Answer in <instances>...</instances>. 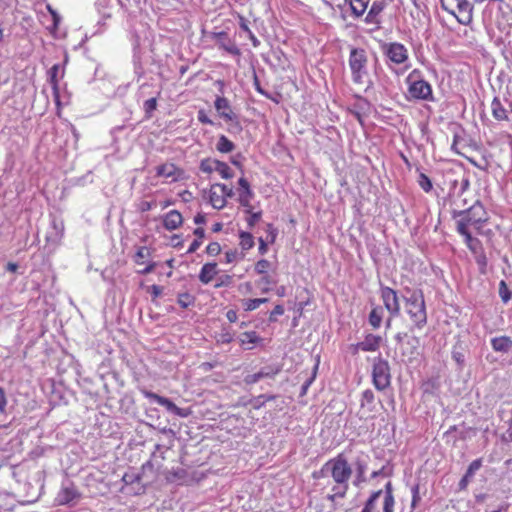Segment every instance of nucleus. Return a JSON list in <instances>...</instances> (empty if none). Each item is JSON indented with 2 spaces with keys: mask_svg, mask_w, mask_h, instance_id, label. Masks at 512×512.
I'll return each mask as SVG.
<instances>
[{
  "mask_svg": "<svg viewBox=\"0 0 512 512\" xmlns=\"http://www.w3.org/2000/svg\"><path fill=\"white\" fill-rule=\"evenodd\" d=\"M494 351L507 353L512 348V339L509 336H499L491 339Z\"/></svg>",
  "mask_w": 512,
  "mask_h": 512,
  "instance_id": "f3484780",
  "label": "nucleus"
},
{
  "mask_svg": "<svg viewBox=\"0 0 512 512\" xmlns=\"http://www.w3.org/2000/svg\"><path fill=\"white\" fill-rule=\"evenodd\" d=\"M217 264L216 263H206L202 266L199 273V280L203 284H208L212 281L214 276L217 273Z\"/></svg>",
  "mask_w": 512,
  "mask_h": 512,
  "instance_id": "aec40b11",
  "label": "nucleus"
},
{
  "mask_svg": "<svg viewBox=\"0 0 512 512\" xmlns=\"http://www.w3.org/2000/svg\"><path fill=\"white\" fill-rule=\"evenodd\" d=\"M216 340L218 343L228 344L232 342L233 335L229 331L223 330L216 336Z\"/></svg>",
  "mask_w": 512,
  "mask_h": 512,
  "instance_id": "a18cd8bd",
  "label": "nucleus"
},
{
  "mask_svg": "<svg viewBox=\"0 0 512 512\" xmlns=\"http://www.w3.org/2000/svg\"><path fill=\"white\" fill-rule=\"evenodd\" d=\"M382 343V337L374 334H367L363 341L357 343L356 349L364 352L377 351Z\"/></svg>",
  "mask_w": 512,
  "mask_h": 512,
  "instance_id": "4468645a",
  "label": "nucleus"
},
{
  "mask_svg": "<svg viewBox=\"0 0 512 512\" xmlns=\"http://www.w3.org/2000/svg\"><path fill=\"white\" fill-rule=\"evenodd\" d=\"M394 497L393 495H385L384 504H383V512H394Z\"/></svg>",
  "mask_w": 512,
  "mask_h": 512,
  "instance_id": "49530a36",
  "label": "nucleus"
},
{
  "mask_svg": "<svg viewBox=\"0 0 512 512\" xmlns=\"http://www.w3.org/2000/svg\"><path fill=\"white\" fill-rule=\"evenodd\" d=\"M218 160L206 158L200 163V170L204 173H212L216 171V163Z\"/></svg>",
  "mask_w": 512,
  "mask_h": 512,
  "instance_id": "473e14b6",
  "label": "nucleus"
},
{
  "mask_svg": "<svg viewBox=\"0 0 512 512\" xmlns=\"http://www.w3.org/2000/svg\"><path fill=\"white\" fill-rule=\"evenodd\" d=\"M457 21L463 25H469L473 19V6L468 0H459L455 7Z\"/></svg>",
  "mask_w": 512,
  "mask_h": 512,
  "instance_id": "9d476101",
  "label": "nucleus"
},
{
  "mask_svg": "<svg viewBox=\"0 0 512 512\" xmlns=\"http://www.w3.org/2000/svg\"><path fill=\"white\" fill-rule=\"evenodd\" d=\"M221 252V246L218 242H211L206 247V253L210 256H217Z\"/></svg>",
  "mask_w": 512,
  "mask_h": 512,
  "instance_id": "de8ad7c7",
  "label": "nucleus"
},
{
  "mask_svg": "<svg viewBox=\"0 0 512 512\" xmlns=\"http://www.w3.org/2000/svg\"><path fill=\"white\" fill-rule=\"evenodd\" d=\"M239 238V245L241 246L242 250L247 251L254 246V238L250 232H240Z\"/></svg>",
  "mask_w": 512,
  "mask_h": 512,
  "instance_id": "c85d7f7f",
  "label": "nucleus"
},
{
  "mask_svg": "<svg viewBox=\"0 0 512 512\" xmlns=\"http://www.w3.org/2000/svg\"><path fill=\"white\" fill-rule=\"evenodd\" d=\"M404 301L406 313L409 315L414 326L418 329H422L427 323L423 292L421 290L407 289V295L404 296Z\"/></svg>",
  "mask_w": 512,
  "mask_h": 512,
  "instance_id": "f03ea898",
  "label": "nucleus"
},
{
  "mask_svg": "<svg viewBox=\"0 0 512 512\" xmlns=\"http://www.w3.org/2000/svg\"><path fill=\"white\" fill-rule=\"evenodd\" d=\"M383 10V5L379 2H373L366 17L365 22L368 24H375L376 28H379L380 18L379 15Z\"/></svg>",
  "mask_w": 512,
  "mask_h": 512,
  "instance_id": "a211bd4d",
  "label": "nucleus"
},
{
  "mask_svg": "<svg viewBox=\"0 0 512 512\" xmlns=\"http://www.w3.org/2000/svg\"><path fill=\"white\" fill-rule=\"evenodd\" d=\"M457 232L459 234H461L463 237H464V240H465V244H471V243H474V240L476 238H473L472 237V234L471 232L469 231V228H464V224L463 223H457Z\"/></svg>",
  "mask_w": 512,
  "mask_h": 512,
  "instance_id": "e433bc0d",
  "label": "nucleus"
},
{
  "mask_svg": "<svg viewBox=\"0 0 512 512\" xmlns=\"http://www.w3.org/2000/svg\"><path fill=\"white\" fill-rule=\"evenodd\" d=\"M239 341L241 345L256 344L260 341V337L254 331L244 332L239 336Z\"/></svg>",
  "mask_w": 512,
  "mask_h": 512,
  "instance_id": "7c9ffc66",
  "label": "nucleus"
},
{
  "mask_svg": "<svg viewBox=\"0 0 512 512\" xmlns=\"http://www.w3.org/2000/svg\"><path fill=\"white\" fill-rule=\"evenodd\" d=\"M271 263L266 259H261L255 264V271L257 274L264 275L270 268Z\"/></svg>",
  "mask_w": 512,
  "mask_h": 512,
  "instance_id": "58836bf2",
  "label": "nucleus"
},
{
  "mask_svg": "<svg viewBox=\"0 0 512 512\" xmlns=\"http://www.w3.org/2000/svg\"><path fill=\"white\" fill-rule=\"evenodd\" d=\"M418 184L426 193H429L433 189L431 179L424 173L419 174Z\"/></svg>",
  "mask_w": 512,
  "mask_h": 512,
  "instance_id": "f704fd0d",
  "label": "nucleus"
},
{
  "mask_svg": "<svg viewBox=\"0 0 512 512\" xmlns=\"http://www.w3.org/2000/svg\"><path fill=\"white\" fill-rule=\"evenodd\" d=\"M238 256L239 253L236 249L225 252V259L227 263H232L233 261L237 260Z\"/></svg>",
  "mask_w": 512,
  "mask_h": 512,
  "instance_id": "4d7b16f0",
  "label": "nucleus"
},
{
  "mask_svg": "<svg viewBox=\"0 0 512 512\" xmlns=\"http://www.w3.org/2000/svg\"><path fill=\"white\" fill-rule=\"evenodd\" d=\"M453 218H458L456 224L463 223L464 228L473 227L477 231H479L483 223L488 220L484 207L478 202L467 210L454 211Z\"/></svg>",
  "mask_w": 512,
  "mask_h": 512,
  "instance_id": "39448f33",
  "label": "nucleus"
},
{
  "mask_svg": "<svg viewBox=\"0 0 512 512\" xmlns=\"http://www.w3.org/2000/svg\"><path fill=\"white\" fill-rule=\"evenodd\" d=\"M232 276L230 275H223L218 279V282L215 284L216 288L223 287V286H230L232 284Z\"/></svg>",
  "mask_w": 512,
  "mask_h": 512,
  "instance_id": "603ef678",
  "label": "nucleus"
},
{
  "mask_svg": "<svg viewBox=\"0 0 512 512\" xmlns=\"http://www.w3.org/2000/svg\"><path fill=\"white\" fill-rule=\"evenodd\" d=\"M259 253L260 254H265L268 250V247H267V243L265 242V240H263V238H259Z\"/></svg>",
  "mask_w": 512,
  "mask_h": 512,
  "instance_id": "69168bd1",
  "label": "nucleus"
},
{
  "mask_svg": "<svg viewBox=\"0 0 512 512\" xmlns=\"http://www.w3.org/2000/svg\"><path fill=\"white\" fill-rule=\"evenodd\" d=\"M7 400L5 397L4 389L0 387V412L4 413L6 408Z\"/></svg>",
  "mask_w": 512,
  "mask_h": 512,
  "instance_id": "bf43d9fd",
  "label": "nucleus"
},
{
  "mask_svg": "<svg viewBox=\"0 0 512 512\" xmlns=\"http://www.w3.org/2000/svg\"><path fill=\"white\" fill-rule=\"evenodd\" d=\"M372 382L374 387L383 391L391 384V371L389 362L382 357L374 358L372 366Z\"/></svg>",
  "mask_w": 512,
  "mask_h": 512,
  "instance_id": "423d86ee",
  "label": "nucleus"
},
{
  "mask_svg": "<svg viewBox=\"0 0 512 512\" xmlns=\"http://www.w3.org/2000/svg\"><path fill=\"white\" fill-rule=\"evenodd\" d=\"M250 216L249 218L247 219V224H248V227L250 229H252L256 223L261 219V216H262V213L259 211V212H252L251 213H248Z\"/></svg>",
  "mask_w": 512,
  "mask_h": 512,
  "instance_id": "09e8293b",
  "label": "nucleus"
},
{
  "mask_svg": "<svg viewBox=\"0 0 512 512\" xmlns=\"http://www.w3.org/2000/svg\"><path fill=\"white\" fill-rule=\"evenodd\" d=\"M405 81L408 86V100L434 101L432 87L422 78L420 70L411 71Z\"/></svg>",
  "mask_w": 512,
  "mask_h": 512,
  "instance_id": "7ed1b4c3",
  "label": "nucleus"
},
{
  "mask_svg": "<svg viewBox=\"0 0 512 512\" xmlns=\"http://www.w3.org/2000/svg\"><path fill=\"white\" fill-rule=\"evenodd\" d=\"M499 296L504 303H507L511 298L510 290L503 280L499 283Z\"/></svg>",
  "mask_w": 512,
  "mask_h": 512,
  "instance_id": "4c0bfd02",
  "label": "nucleus"
},
{
  "mask_svg": "<svg viewBox=\"0 0 512 512\" xmlns=\"http://www.w3.org/2000/svg\"><path fill=\"white\" fill-rule=\"evenodd\" d=\"M216 148L221 153H229L234 150L235 145L226 136L221 135L218 139Z\"/></svg>",
  "mask_w": 512,
  "mask_h": 512,
  "instance_id": "bb28decb",
  "label": "nucleus"
},
{
  "mask_svg": "<svg viewBox=\"0 0 512 512\" xmlns=\"http://www.w3.org/2000/svg\"><path fill=\"white\" fill-rule=\"evenodd\" d=\"M384 315V309L381 306H375L369 314V324L374 328L378 329L381 326Z\"/></svg>",
  "mask_w": 512,
  "mask_h": 512,
  "instance_id": "5701e85b",
  "label": "nucleus"
},
{
  "mask_svg": "<svg viewBox=\"0 0 512 512\" xmlns=\"http://www.w3.org/2000/svg\"><path fill=\"white\" fill-rule=\"evenodd\" d=\"M492 115L496 120L503 121L507 120V111L501 104L499 98L495 97L491 103Z\"/></svg>",
  "mask_w": 512,
  "mask_h": 512,
  "instance_id": "4be33fe9",
  "label": "nucleus"
},
{
  "mask_svg": "<svg viewBox=\"0 0 512 512\" xmlns=\"http://www.w3.org/2000/svg\"><path fill=\"white\" fill-rule=\"evenodd\" d=\"M459 0H440L441 7L443 10L450 14H455V7Z\"/></svg>",
  "mask_w": 512,
  "mask_h": 512,
  "instance_id": "a19ab883",
  "label": "nucleus"
},
{
  "mask_svg": "<svg viewBox=\"0 0 512 512\" xmlns=\"http://www.w3.org/2000/svg\"><path fill=\"white\" fill-rule=\"evenodd\" d=\"M144 111L148 117L151 116L152 112L157 108V99L155 97L150 98L144 102Z\"/></svg>",
  "mask_w": 512,
  "mask_h": 512,
  "instance_id": "79ce46f5",
  "label": "nucleus"
},
{
  "mask_svg": "<svg viewBox=\"0 0 512 512\" xmlns=\"http://www.w3.org/2000/svg\"><path fill=\"white\" fill-rule=\"evenodd\" d=\"M243 305L246 311H253L259 307L257 299H246L243 301Z\"/></svg>",
  "mask_w": 512,
  "mask_h": 512,
  "instance_id": "864d4df0",
  "label": "nucleus"
},
{
  "mask_svg": "<svg viewBox=\"0 0 512 512\" xmlns=\"http://www.w3.org/2000/svg\"><path fill=\"white\" fill-rule=\"evenodd\" d=\"M151 253L149 248L142 246L140 247L134 257L135 263L138 265L144 264V259L150 257Z\"/></svg>",
  "mask_w": 512,
  "mask_h": 512,
  "instance_id": "c9c22d12",
  "label": "nucleus"
},
{
  "mask_svg": "<svg viewBox=\"0 0 512 512\" xmlns=\"http://www.w3.org/2000/svg\"><path fill=\"white\" fill-rule=\"evenodd\" d=\"M140 392L142 395L149 399L150 401H154L158 403L161 406H164L169 412L180 416V417H187L189 416L190 412L187 409L180 408L176 406L170 399L160 396L154 392L148 391L147 389H141Z\"/></svg>",
  "mask_w": 512,
  "mask_h": 512,
  "instance_id": "6e6552de",
  "label": "nucleus"
},
{
  "mask_svg": "<svg viewBox=\"0 0 512 512\" xmlns=\"http://www.w3.org/2000/svg\"><path fill=\"white\" fill-rule=\"evenodd\" d=\"M267 233L269 234L270 236V242L273 243L275 241V238H276V235H277V231L276 229L273 227L272 224H268L267 225Z\"/></svg>",
  "mask_w": 512,
  "mask_h": 512,
  "instance_id": "e2e57ef3",
  "label": "nucleus"
},
{
  "mask_svg": "<svg viewBox=\"0 0 512 512\" xmlns=\"http://www.w3.org/2000/svg\"><path fill=\"white\" fill-rule=\"evenodd\" d=\"M382 495V490H378L373 492L368 500L366 501L364 508L361 512H372L376 507V502L379 499V497Z\"/></svg>",
  "mask_w": 512,
  "mask_h": 512,
  "instance_id": "c756f323",
  "label": "nucleus"
},
{
  "mask_svg": "<svg viewBox=\"0 0 512 512\" xmlns=\"http://www.w3.org/2000/svg\"><path fill=\"white\" fill-rule=\"evenodd\" d=\"M467 247L474 253H479L478 250L481 248L480 241L478 239L474 240V243L467 244Z\"/></svg>",
  "mask_w": 512,
  "mask_h": 512,
  "instance_id": "680f3d73",
  "label": "nucleus"
},
{
  "mask_svg": "<svg viewBox=\"0 0 512 512\" xmlns=\"http://www.w3.org/2000/svg\"><path fill=\"white\" fill-rule=\"evenodd\" d=\"M348 65L351 71L352 81L355 84H363L368 77V55L364 48L351 47Z\"/></svg>",
  "mask_w": 512,
  "mask_h": 512,
  "instance_id": "20e7f679",
  "label": "nucleus"
},
{
  "mask_svg": "<svg viewBox=\"0 0 512 512\" xmlns=\"http://www.w3.org/2000/svg\"><path fill=\"white\" fill-rule=\"evenodd\" d=\"M199 122L202 124L213 125V121L207 116L204 110H199L197 114Z\"/></svg>",
  "mask_w": 512,
  "mask_h": 512,
  "instance_id": "6e6d98bb",
  "label": "nucleus"
},
{
  "mask_svg": "<svg viewBox=\"0 0 512 512\" xmlns=\"http://www.w3.org/2000/svg\"><path fill=\"white\" fill-rule=\"evenodd\" d=\"M412 492V508H415L418 501L420 500V494H419V485H414L411 489Z\"/></svg>",
  "mask_w": 512,
  "mask_h": 512,
  "instance_id": "5fc2aeb1",
  "label": "nucleus"
},
{
  "mask_svg": "<svg viewBox=\"0 0 512 512\" xmlns=\"http://www.w3.org/2000/svg\"><path fill=\"white\" fill-rule=\"evenodd\" d=\"M283 314H284V307L282 305H276L275 308L270 313L269 321L276 322L277 316H281Z\"/></svg>",
  "mask_w": 512,
  "mask_h": 512,
  "instance_id": "8fccbe9b",
  "label": "nucleus"
},
{
  "mask_svg": "<svg viewBox=\"0 0 512 512\" xmlns=\"http://www.w3.org/2000/svg\"><path fill=\"white\" fill-rule=\"evenodd\" d=\"M196 236V239L191 243L189 249L187 250L188 254L194 253L202 244V239L205 237V230L203 228H196L193 232Z\"/></svg>",
  "mask_w": 512,
  "mask_h": 512,
  "instance_id": "a878e982",
  "label": "nucleus"
},
{
  "mask_svg": "<svg viewBox=\"0 0 512 512\" xmlns=\"http://www.w3.org/2000/svg\"><path fill=\"white\" fill-rule=\"evenodd\" d=\"M216 171L219 172V174L224 179H230L233 177V173L231 172L230 167L226 163L219 160L216 163Z\"/></svg>",
  "mask_w": 512,
  "mask_h": 512,
  "instance_id": "72a5a7b5",
  "label": "nucleus"
},
{
  "mask_svg": "<svg viewBox=\"0 0 512 512\" xmlns=\"http://www.w3.org/2000/svg\"><path fill=\"white\" fill-rule=\"evenodd\" d=\"M59 70H60L59 64H55L48 71L49 82H50L55 93H57V91H58V78L57 77H58Z\"/></svg>",
  "mask_w": 512,
  "mask_h": 512,
  "instance_id": "2f4dec72",
  "label": "nucleus"
},
{
  "mask_svg": "<svg viewBox=\"0 0 512 512\" xmlns=\"http://www.w3.org/2000/svg\"><path fill=\"white\" fill-rule=\"evenodd\" d=\"M276 374V372H273L271 370L262 369L257 373L249 374L244 378V382L247 385H252L260 381L261 379L267 378V377H273Z\"/></svg>",
  "mask_w": 512,
  "mask_h": 512,
  "instance_id": "b1692460",
  "label": "nucleus"
},
{
  "mask_svg": "<svg viewBox=\"0 0 512 512\" xmlns=\"http://www.w3.org/2000/svg\"><path fill=\"white\" fill-rule=\"evenodd\" d=\"M381 299L383 301L385 309L391 314V316H399L400 314V302L396 291L390 287H381Z\"/></svg>",
  "mask_w": 512,
  "mask_h": 512,
  "instance_id": "1a4fd4ad",
  "label": "nucleus"
},
{
  "mask_svg": "<svg viewBox=\"0 0 512 512\" xmlns=\"http://www.w3.org/2000/svg\"><path fill=\"white\" fill-rule=\"evenodd\" d=\"M80 498V494L74 486H64L57 495V501L60 505H71Z\"/></svg>",
  "mask_w": 512,
  "mask_h": 512,
  "instance_id": "ddd939ff",
  "label": "nucleus"
},
{
  "mask_svg": "<svg viewBox=\"0 0 512 512\" xmlns=\"http://www.w3.org/2000/svg\"><path fill=\"white\" fill-rule=\"evenodd\" d=\"M254 197L252 190L241 191L239 194V203L246 208V213H251V200Z\"/></svg>",
  "mask_w": 512,
  "mask_h": 512,
  "instance_id": "cd10ccee",
  "label": "nucleus"
},
{
  "mask_svg": "<svg viewBox=\"0 0 512 512\" xmlns=\"http://www.w3.org/2000/svg\"><path fill=\"white\" fill-rule=\"evenodd\" d=\"M214 106L219 116L225 121H234L237 119V116L233 112L227 98L220 96L216 97Z\"/></svg>",
  "mask_w": 512,
  "mask_h": 512,
  "instance_id": "f8f14e48",
  "label": "nucleus"
},
{
  "mask_svg": "<svg viewBox=\"0 0 512 512\" xmlns=\"http://www.w3.org/2000/svg\"><path fill=\"white\" fill-rule=\"evenodd\" d=\"M238 184H239V186L242 189L241 191L252 190L251 187H250L249 182L245 178H243V177H241L239 179Z\"/></svg>",
  "mask_w": 512,
  "mask_h": 512,
  "instance_id": "0e129e2a",
  "label": "nucleus"
},
{
  "mask_svg": "<svg viewBox=\"0 0 512 512\" xmlns=\"http://www.w3.org/2000/svg\"><path fill=\"white\" fill-rule=\"evenodd\" d=\"M368 460L369 456L360 452L350 463L343 453H339L325 462L318 471H314L312 477L317 481V486L331 485V493L327 495L328 500L343 499L347 495L352 477L355 487H360L366 482Z\"/></svg>",
  "mask_w": 512,
  "mask_h": 512,
  "instance_id": "f257e3e1",
  "label": "nucleus"
},
{
  "mask_svg": "<svg viewBox=\"0 0 512 512\" xmlns=\"http://www.w3.org/2000/svg\"><path fill=\"white\" fill-rule=\"evenodd\" d=\"M382 50L384 55L394 64L401 65L409 59L408 50L402 43H384Z\"/></svg>",
  "mask_w": 512,
  "mask_h": 512,
  "instance_id": "0eeeda50",
  "label": "nucleus"
},
{
  "mask_svg": "<svg viewBox=\"0 0 512 512\" xmlns=\"http://www.w3.org/2000/svg\"><path fill=\"white\" fill-rule=\"evenodd\" d=\"M476 263L479 266L480 272L484 274L486 272L487 257L483 251L476 254Z\"/></svg>",
  "mask_w": 512,
  "mask_h": 512,
  "instance_id": "37998d69",
  "label": "nucleus"
},
{
  "mask_svg": "<svg viewBox=\"0 0 512 512\" xmlns=\"http://www.w3.org/2000/svg\"><path fill=\"white\" fill-rule=\"evenodd\" d=\"M452 357L458 364H462L464 362V356L460 352L454 351L452 353Z\"/></svg>",
  "mask_w": 512,
  "mask_h": 512,
  "instance_id": "774afa93",
  "label": "nucleus"
},
{
  "mask_svg": "<svg viewBox=\"0 0 512 512\" xmlns=\"http://www.w3.org/2000/svg\"><path fill=\"white\" fill-rule=\"evenodd\" d=\"M216 186L221 192V194L224 195L225 199L227 197L231 198L234 195L232 188L228 187L227 185L217 183Z\"/></svg>",
  "mask_w": 512,
  "mask_h": 512,
  "instance_id": "3c124183",
  "label": "nucleus"
},
{
  "mask_svg": "<svg viewBox=\"0 0 512 512\" xmlns=\"http://www.w3.org/2000/svg\"><path fill=\"white\" fill-rule=\"evenodd\" d=\"M317 368H318V364H316V365L314 366V371H313V375H312V377H310L308 380H306V381H305V383L303 384V386H302V392H303V393H306V391H307L308 387H309V386L311 385V383L313 382V380H314V378H315V376H316V370H317Z\"/></svg>",
  "mask_w": 512,
  "mask_h": 512,
  "instance_id": "13d9d810",
  "label": "nucleus"
},
{
  "mask_svg": "<svg viewBox=\"0 0 512 512\" xmlns=\"http://www.w3.org/2000/svg\"><path fill=\"white\" fill-rule=\"evenodd\" d=\"M209 201L211 205L215 209H222L226 205V200L224 198V195L221 194L219 189L217 188L216 184L212 185L210 191H209Z\"/></svg>",
  "mask_w": 512,
  "mask_h": 512,
  "instance_id": "412c9836",
  "label": "nucleus"
},
{
  "mask_svg": "<svg viewBox=\"0 0 512 512\" xmlns=\"http://www.w3.org/2000/svg\"><path fill=\"white\" fill-rule=\"evenodd\" d=\"M374 393L372 390L367 389L362 393L361 397V406L364 407L367 404H372L374 402Z\"/></svg>",
  "mask_w": 512,
  "mask_h": 512,
  "instance_id": "c03bdc74",
  "label": "nucleus"
},
{
  "mask_svg": "<svg viewBox=\"0 0 512 512\" xmlns=\"http://www.w3.org/2000/svg\"><path fill=\"white\" fill-rule=\"evenodd\" d=\"M369 0H351L349 5L355 17H360L364 14L368 7Z\"/></svg>",
  "mask_w": 512,
  "mask_h": 512,
  "instance_id": "393cba45",
  "label": "nucleus"
},
{
  "mask_svg": "<svg viewBox=\"0 0 512 512\" xmlns=\"http://www.w3.org/2000/svg\"><path fill=\"white\" fill-rule=\"evenodd\" d=\"M155 268H156V263L150 262L142 270H139V273L142 275H147V274L153 272Z\"/></svg>",
  "mask_w": 512,
  "mask_h": 512,
  "instance_id": "052dcab7",
  "label": "nucleus"
},
{
  "mask_svg": "<svg viewBox=\"0 0 512 512\" xmlns=\"http://www.w3.org/2000/svg\"><path fill=\"white\" fill-rule=\"evenodd\" d=\"M182 223L183 217L178 210H171L163 217V226L169 231L176 230L182 225Z\"/></svg>",
  "mask_w": 512,
  "mask_h": 512,
  "instance_id": "2eb2a0df",
  "label": "nucleus"
},
{
  "mask_svg": "<svg viewBox=\"0 0 512 512\" xmlns=\"http://www.w3.org/2000/svg\"><path fill=\"white\" fill-rule=\"evenodd\" d=\"M177 302L182 308H187L193 304L194 298L189 293H182L179 294Z\"/></svg>",
  "mask_w": 512,
  "mask_h": 512,
  "instance_id": "ea45409f",
  "label": "nucleus"
},
{
  "mask_svg": "<svg viewBox=\"0 0 512 512\" xmlns=\"http://www.w3.org/2000/svg\"><path fill=\"white\" fill-rule=\"evenodd\" d=\"M226 317L230 322H236L237 321V313L234 310H228L226 313Z\"/></svg>",
  "mask_w": 512,
  "mask_h": 512,
  "instance_id": "338daca9",
  "label": "nucleus"
},
{
  "mask_svg": "<svg viewBox=\"0 0 512 512\" xmlns=\"http://www.w3.org/2000/svg\"><path fill=\"white\" fill-rule=\"evenodd\" d=\"M213 38L216 40V44L219 48L225 50L231 55L239 56L241 54L240 49L237 47L234 41H232L226 32L214 33Z\"/></svg>",
  "mask_w": 512,
  "mask_h": 512,
  "instance_id": "9b49d317",
  "label": "nucleus"
},
{
  "mask_svg": "<svg viewBox=\"0 0 512 512\" xmlns=\"http://www.w3.org/2000/svg\"><path fill=\"white\" fill-rule=\"evenodd\" d=\"M179 169L172 163H165L157 167V175L164 178H171L173 181L177 180Z\"/></svg>",
  "mask_w": 512,
  "mask_h": 512,
  "instance_id": "6ab92c4d",
  "label": "nucleus"
},
{
  "mask_svg": "<svg viewBox=\"0 0 512 512\" xmlns=\"http://www.w3.org/2000/svg\"><path fill=\"white\" fill-rule=\"evenodd\" d=\"M482 461L481 459H476L472 461L462 479L459 481V489L464 490L467 488L470 480L474 476V474L481 468Z\"/></svg>",
  "mask_w": 512,
  "mask_h": 512,
  "instance_id": "dca6fc26",
  "label": "nucleus"
}]
</instances>
